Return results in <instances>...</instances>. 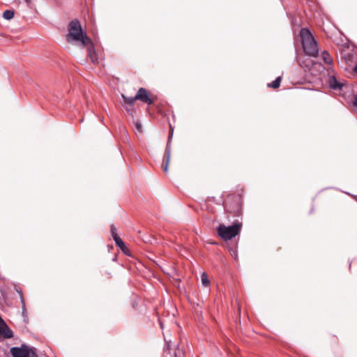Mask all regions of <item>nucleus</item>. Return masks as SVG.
<instances>
[{
  "instance_id": "nucleus-1",
  "label": "nucleus",
  "mask_w": 357,
  "mask_h": 357,
  "mask_svg": "<svg viewBox=\"0 0 357 357\" xmlns=\"http://www.w3.org/2000/svg\"><path fill=\"white\" fill-rule=\"evenodd\" d=\"M68 31L66 37L68 43L79 42L82 46L89 45L91 43V39L84 32L78 20H73L69 23Z\"/></svg>"
},
{
  "instance_id": "nucleus-2",
  "label": "nucleus",
  "mask_w": 357,
  "mask_h": 357,
  "mask_svg": "<svg viewBox=\"0 0 357 357\" xmlns=\"http://www.w3.org/2000/svg\"><path fill=\"white\" fill-rule=\"evenodd\" d=\"M303 48L306 54L317 56L319 52L318 45L310 31L302 29L300 32Z\"/></svg>"
},
{
  "instance_id": "nucleus-3",
  "label": "nucleus",
  "mask_w": 357,
  "mask_h": 357,
  "mask_svg": "<svg viewBox=\"0 0 357 357\" xmlns=\"http://www.w3.org/2000/svg\"><path fill=\"white\" fill-rule=\"evenodd\" d=\"M242 224L235 222L231 226L220 224L217 228L218 235L223 240L228 241L237 236L241 229Z\"/></svg>"
},
{
  "instance_id": "nucleus-4",
  "label": "nucleus",
  "mask_w": 357,
  "mask_h": 357,
  "mask_svg": "<svg viewBox=\"0 0 357 357\" xmlns=\"http://www.w3.org/2000/svg\"><path fill=\"white\" fill-rule=\"evenodd\" d=\"M242 203L243 200L241 195H229L225 201V208L230 213L236 215L241 214Z\"/></svg>"
},
{
  "instance_id": "nucleus-5",
  "label": "nucleus",
  "mask_w": 357,
  "mask_h": 357,
  "mask_svg": "<svg viewBox=\"0 0 357 357\" xmlns=\"http://www.w3.org/2000/svg\"><path fill=\"white\" fill-rule=\"evenodd\" d=\"M13 357H36L34 351L27 346L13 347L10 350Z\"/></svg>"
},
{
  "instance_id": "nucleus-6",
  "label": "nucleus",
  "mask_w": 357,
  "mask_h": 357,
  "mask_svg": "<svg viewBox=\"0 0 357 357\" xmlns=\"http://www.w3.org/2000/svg\"><path fill=\"white\" fill-rule=\"evenodd\" d=\"M135 99H137V100H140L142 102L148 105H152L154 103V98L152 97V95L144 88L139 89L136 95L135 96Z\"/></svg>"
},
{
  "instance_id": "nucleus-7",
  "label": "nucleus",
  "mask_w": 357,
  "mask_h": 357,
  "mask_svg": "<svg viewBox=\"0 0 357 357\" xmlns=\"http://www.w3.org/2000/svg\"><path fill=\"white\" fill-rule=\"evenodd\" d=\"M171 158V150L169 146L167 145L164 155V162L162 165V168L164 172L167 173L168 172V166L170 162Z\"/></svg>"
},
{
  "instance_id": "nucleus-8",
  "label": "nucleus",
  "mask_w": 357,
  "mask_h": 357,
  "mask_svg": "<svg viewBox=\"0 0 357 357\" xmlns=\"http://www.w3.org/2000/svg\"><path fill=\"white\" fill-rule=\"evenodd\" d=\"M0 335L5 338H11L13 336V331L7 326L6 322L0 325Z\"/></svg>"
},
{
  "instance_id": "nucleus-9",
  "label": "nucleus",
  "mask_w": 357,
  "mask_h": 357,
  "mask_svg": "<svg viewBox=\"0 0 357 357\" xmlns=\"http://www.w3.org/2000/svg\"><path fill=\"white\" fill-rule=\"evenodd\" d=\"M83 47H86L88 50V55L92 63H98V56L96 55V53L94 50L93 44L91 42V43L89 45H84Z\"/></svg>"
},
{
  "instance_id": "nucleus-10",
  "label": "nucleus",
  "mask_w": 357,
  "mask_h": 357,
  "mask_svg": "<svg viewBox=\"0 0 357 357\" xmlns=\"http://www.w3.org/2000/svg\"><path fill=\"white\" fill-rule=\"evenodd\" d=\"M114 241L116 245L121 248V250L126 254L128 252V248L126 246L123 241L121 239L120 237H115Z\"/></svg>"
},
{
  "instance_id": "nucleus-11",
  "label": "nucleus",
  "mask_w": 357,
  "mask_h": 357,
  "mask_svg": "<svg viewBox=\"0 0 357 357\" xmlns=\"http://www.w3.org/2000/svg\"><path fill=\"white\" fill-rule=\"evenodd\" d=\"M321 57L325 63H326L328 65L333 64V59H332L331 56L328 54V52L324 51L321 53Z\"/></svg>"
},
{
  "instance_id": "nucleus-12",
  "label": "nucleus",
  "mask_w": 357,
  "mask_h": 357,
  "mask_svg": "<svg viewBox=\"0 0 357 357\" xmlns=\"http://www.w3.org/2000/svg\"><path fill=\"white\" fill-rule=\"evenodd\" d=\"M3 17L6 20H12L15 16V11L14 10L9 9L6 10L2 15Z\"/></svg>"
},
{
  "instance_id": "nucleus-13",
  "label": "nucleus",
  "mask_w": 357,
  "mask_h": 357,
  "mask_svg": "<svg viewBox=\"0 0 357 357\" xmlns=\"http://www.w3.org/2000/svg\"><path fill=\"white\" fill-rule=\"evenodd\" d=\"M282 78L281 77H277L273 82L271 83L268 84V86L273 89H278L280 86Z\"/></svg>"
},
{
  "instance_id": "nucleus-14",
  "label": "nucleus",
  "mask_w": 357,
  "mask_h": 357,
  "mask_svg": "<svg viewBox=\"0 0 357 357\" xmlns=\"http://www.w3.org/2000/svg\"><path fill=\"white\" fill-rule=\"evenodd\" d=\"M122 98H123L125 103L129 106H132L135 102L137 100V99H135V96L129 98L126 97L124 94H122Z\"/></svg>"
},
{
  "instance_id": "nucleus-15",
  "label": "nucleus",
  "mask_w": 357,
  "mask_h": 357,
  "mask_svg": "<svg viewBox=\"0 0 357 357\" xmlns=\"http://www.w3.org/2000/svg\"><path fill=\"white\" fill-rule=\"evenodd\" d=\"M201 280H202V284L204 287H208L209 285L210 281L208 279V275L206 273H202V274L201 275Z\"/></svg>"
},
{
  "instance_id": "nucleus-16",
  "label": "nucleus",
  "mask_w": 357,
  "mask_h": 357,
  "mask_svg": "<svg viewBox=\"0 0 357 357\" xmlns=\"http://www.w3.org/2000/svg\"><path fill=\"white\" fill-rule=\"evenodd\" d=\"M331 86L334 89H341L342 84H341L336 79H334L332 82H331Z\"/></svg>"
},
{
  "instance_id": "nucleus-17",
  "label": "nucleus",
  "mask_w": 357,
  "mask_h": 357,
  "mask_svg": "<svg viewBox=\"0 0 357 357\" xmlns=\"http://www.w3.org/2000/svg\"><path fill=\"white\" fill-rule=\"evenodd\" d=\"M110 230H111L112 236L114 239L115 237H119L118 236L117 232H116V228L115 227L114 225H111Z\"/></svg>"
},
{
  "instance_id": "nucleus-18",
  "label": "nucleus",
  "mask_w": 357,
  "mask_h": 357,
  "mask_svg": "<svg viewBox=\"0 0 357 357\" xmlns=\"http://www.w3.org/2000/svg\"><path fill=\"white\" fill-rule=\"evenodd\" d=\"M135 128L136 130L139 132H142V124L140 123V122L139 121H137L135 122Z\"/></svg>"
},
{
  "instance_id": "nucleus-19",
  "label": "nucleus",
  "mask_w": 357,
  "mask_h": 357,
  "mask_svg": "<svg viewBox=\"0 0 357 357\" xmlns=\"http://www.w3.org/2000/svg\"><path fill=\"white\" fill-rule=\"evenodd\" d=\"M344 58L346 61H351L352 60V58H353V54H350V53H348V54H346L344 56Z\"/></svg>"
},
{
  "instance_id": "nucleus-20",
  "label": "nucleus",
  "mask_w": 357,
  "mask_h": 357,
  "mask_svg": "<svg viewBox=\"0 0 357 357\" xmlns=\"http://www.w3.org/2000/svg\"><path fill=\"white\" fill-rule=\"evenodd\" d=\"M231 255L236 258V256H237V251L235 249L234 250H231Z\"/></svg>"
},
{
  "instance_id": "nucleus-21",
  "label": "nucleus",
  "mask_w": 357,
  "mask_h": 357,
  "mask_svg": "<svg viewBox=\"0 0 357 357\" xmlns=\"http://www.w3.org/2000/svg\"><path fill=\"white\" fill-rule=\"evenodd\" d=\"M354 105L357 107V95L354 97Z\"/></svg>"
},
{
  "instance_id": "nucleus-22",
  "label": "nucleus",
  "mask_w": 357,
  "mask_h": 357,
  "mask_svg": "<svg viewBox=\"0 0 357 357\" xmlns=\"http://www.w3.org/2000/svg\"><path fill=\"white\" fill-rule=\"evenodd\" d=\"M172 132H173V129L172 128V127H170V135H172Z\"/></svg>"
},
{
  "instance_id": "nucleus-23",
  "label": "nucleus",
  "mask_w": 357,
  "mask_h": 357,
  "mask_svg": "<svg viewBox=\"0 0 357 357\" xmlns=\"http://www.w3.org/2000/svg\"><path fill=\"white\" fill-rule=\"evenodd\" d=\"M26 3H29L30 0H24Z\"/></svg>"
},
{
  "instance_id": "nucleus-24",
  "label": "nucleus",
  "mask_w": 357,
  "mask_h": 357,
  "mask_svg": "<svg viewBox=\"0 0 357 357\" xmlns=\"http://www.w3.org/2000/svg\"><path fill=\"white\" fill-rule=\"evenodd\" d=\"M211 244H218L216 242H211Z\"/></svg>"
},
{
  "instance_id": "nucleus-25",
  "label": "nucleus",
  "mask_w": 357,
  "mask_h": 357,
  "mask_svg": "<svg viewBox=\"0 0 357 357\" xmlns=\"http://www.w3.org/2000/svg\"><path fill=\"white\" fill-rule=\"evenodd\" d=\"M126 110H127L128 112H130V109H128V108H126Z\"/></svg>"
}]
</instances>
